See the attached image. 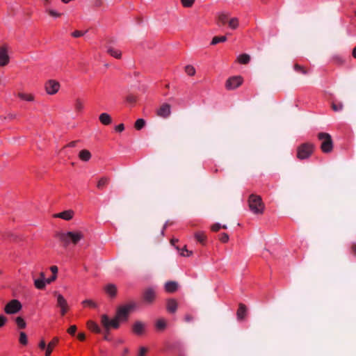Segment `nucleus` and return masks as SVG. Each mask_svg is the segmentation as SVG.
Here are the masks:
<instances>
[{
    "label": "nucleus",
    "mask_w": 356,
    "mask_h": 356,
    "mask_svg": "<svg viewBox=\"0 0 356 356\" xmlns=\"http://www.w3.org/2000/svg\"><path fill=\"white\" fill-rule=\"evenodd\" d=\"M55 236L63 243L64 247H67L70 243L75 245L83 238V233L79 231L57 232Z\"/></svg>",
    "instance_id": "f257e3e1"
},
{
    "label": "nucleus",
    "mask_w": 356,
    "mask_h": 356,
    "mask_svg": "<svg viewBox=\"0 0 356 356\" xmlns=\"http://www.w3.org/2000/svg\"><path fill=\"white\" fill-rule=\"evenodd\" d=\"M250 209L254 214H262L264 210V204L260 196L252 194L248 200Z\"/></svg>",
    "instance_id": "f03ea898"
},
{
    "label": "nucleus",
    "mask_w": 356,
    "mask_h": 356,
    "mask_svg": "<svg viewBox=\"0 0 356 356\" xmlns=\"http://www.w3.org/2000/svg\"><path fill=\"white\" fill-rule=\"evenodd\" d=\"M318 138L321 141V149L324 153H330L333 149V142L331 136L327 133L318 134Z\"/></svg>",
    "instance_id": "7ed1b4c3"
},
{
    "label": "nucleus",
    "mask_w": 356,
    "mask_h": 356,
    "mask_svg": "<svg viewBox=\"0 0 356 356\" xmlns=\"http://www.w3.org/2000/svg\"><path fill=\"white\" fill-rule=\"evenodd\" d=\"M314 145L310 143H305L297 148V158L300 160L308 159L313 153Z\"/></svg>",
    "instance_id": "20e7f679"
},
{
    "label": "nucleus",
    "mask_w": 356,
    "mask_h": 356,
    "mask_svg": "<svg viewBox=\"0 0 356 356\" xmlns=\"http://www.w3.org/2000/svg\"><path fill=\"white\" fill-rule=\"evenodd\" d=\"M135 307V303L120 306L117 310L115 316L120 321H126L128 319L131 310Z\"/></svg>",
    "instance_id": "39448f33"
},
{
    "label": "nucleus",
    "mask_w": 356,
    "mask_h": 356,
    "mask_svg": "<svg viewBox=\"0 0 356 356\" xmlns=\"http://www.w3.org/2000/svg\"><path fill=\"white\" fill-rule=\"evenodd\" d=\"M120 321L116 316L113 319H110L106 314H103L101 316V323L106 330H108L111 327L117 329L120 326Z\"/></svg>",
    "instance_id": "423d86ee"
},
{
    "label": "nucleus",
    "mask_w": 356,
    "mask_h": 356,
    "mask_svg": "<svg viewBox=\"0 0 356 356\" xmlns=\"http://www.w3.org/2000/svg\"><path fill=\"white\" fill-rule=\"evenodd\" d=\"M22 306L21 302L17 300H12L4 308V311L7 314H14L19 312Z\"/></svg>",
    "instance_id": "0eeeda50"
},
{
    "label": "nucleus",
    "mask_w": 356,
    "mask_h": 356,
    "mask_svg": "<svg viewBox=\"0 0 356 356\" xmlns=\"http://www.w3.org/2000/svg\"><path fill=\"white\" fill-rule=\"evenodd\" d=\"M156 298V289L153 287H149L144 290L143 293V300L145 303L151 305Z\"/></svg>",
    "instance_id": "6e6552de"
},
{
    "label": "nucleus",
    "mask_w": 356,
    "mask_h": 356,
    "mask_svg": "<svg viewBox=\"0 0 356 356\" xmlns=\"http://www.w3.org/2000/svg\"><path fill=\"white\" fill-rule=\"evenodd\" d=\"M243 83V79L240 76H233L227 79L225 87L227 90H234Z\"/></svg>",
    "instance_id": "1a4fd4ad"
},
{
    "label": "nucleus",
    "mask_w": 356,
    "mask_h": 356,
    "mask_svg": "<svg viewBox=\"0 0 356 356\" xmlns=\"http://www.w3.org/2000/svg\"><path fill=\"white\" fill-rule=\"evenodd\" d=\"M44 87L47 94L54 95L58 91L60 83L55 80L50 79L46 82Z\"/></svg>",
    "instance_id": "9d476101"
},
{
    "label": "nucleus",
    "mask_w": 356,
    "mask_h": 356,
    "mask_svg": "<svg viewBox=\"0 0 356 356\" xmlns=\"http://www.w3.org/2000/svg\"><path fill=\"white\" fill-rule=\"evenodd\" d=\"M55 294L57 298V307L60 309V314L64 316L69 309L67 302L61 294H57L56 292H55Z\"/></svg>",
    "instance_id": "9b49d317"
},
{
    "label": "nucleus",
    "mask_w": 356,
    "mask_h": 356,
    "mask_svg": "<svg viewBox=\"0 0 356 356\" xmlns=\"http://www.w3.org/2000/svg\"><path fill=\"white\" fill-rule=\"evenodd\" d=\"M10 61V57L8 54V47L6 45L0 47V66L6 65Z\"/></svg>",
    "instance_id": "f8f14e48"
},
{
    "label": "nucleus",
    "mask_w": 356,
    "mask_h": 356,
    "mask_svg": "<svg viewBox=\"0 0 356 356\" xmlns=\"http://www.w3.org/2000/svg\"><path fill=\"white\" fill-rule=\"evenodd\" d=\"M170 108L171 107L169 104H167V103L163 104L160 106V108L157 110L156 113L159 117L166 118L168 116H170V115L171 113Z\"/></svg>",
    "instance_id": "ddd939ff"
},
{
    "label": "nucleus",
    "mask_w": 356,
    "mask_h": 356,
    "mask_svg": "<svg viewBox=\"0 0 356 356\" xmlns=\"http://www.w3.org/2000/svg\"><path fill=\"white\" fill-rule=\"evenodd\" d=\"M230 17V14L226 12H221L218 14L216 24L218 26H222L227 24Z\"/></svg>",
    "instance_id": "4468645a"
},
{
    "label": "nucleus",
    "mask_w": 356,
    "mask_h": 356,
    "mask_svg": "<svg viewBox=\"0 0 356 356\" xmlns=\"http://www.w3.org/2000/svg\"><path fill=\"white\" fill-rule=\"evenodd\" d=\"M74 212L72 210H67L54 215V218H60L65 220H70L72 218Z\"/></svg>",
    "instance_id": "2eb2a0df"
},
{
    "label": "nucleus",
    "mask_w": 356,
    "mask_h": 356,
    "mask_svg": "<svg viewBox=\"0 0 356 356\" xmlns=\"http://www.w3.org/2000/svg\"><path fill=\"white\" fill-rule=\"evenodd\" d=\"M104 291L111 298H114L117 294V286L113 284H108L105 286Z\"/></svg>",
    "instance_id": "dca6fc26"
},
{
    "label": "nucleus",
    "mask_w": 356,
    "mask_h": 356,
    "mask_svg": "<svg viewBox=\"0 0 356 356\" xmlns=\"http://www.w3.org/2000/svg\"><path fill=\"white\" fill-rule=\"evenodd\" d=\"M178 307V303L176 300L171 298L167 301V310L170 313H175Z\"/></svg>",
    "instance_id": "f3484780"
},
{
    "label": "nucleus",
    "mask_w": 356,
    "mask_h": 356,
    "mask_svg": "<svg viewBox=\"0 0 356 356\" xmlns=\"http://www.w3.org/2000/svg\"><path fill=\"white\" fill-rule=\"evenodd\" d=\"M246 311H247L246 306L243 303H240L238 305V309L236 312V316H237L238 320L241 321L245 318V316L246 315Z\"/></svg>",
    "instance_id": "a211bd4d"
},
{
    "label": "nucleus",
    "mask_w": 356,
    "mask_h": 356,
    "mask_svg": "<svg viewBox=\"0 0 356 356\" xmlns=\"http://www.w3.org/2000/svg\"><path fill=\"white\" fill-rule=\"evenodd\" d=\"M145 325L141 321H136L132 327L133 332L136 334H142L144 331Z\"/></svg>",
    "instance_id": "6ab92c4d"
},
{
    "label": "nucleus",
    "mask_w": 356,
    "mask_h": 356,
    "mask_svg": "<svg viewBox=\"0 0 356 356\" xmlns=\"http://www.w3.org/2000/svg\"><path fill=\"white\" fill-rule=\"evenodd\" d=\"M58 343V338L54 337L47 345L46 351H45V356H50L51 353L53 350V348L57 345Z\"/></svg>",
    "instance_id": "aec40b11"
},
{
    "label": "nucleus",
    "mask_w": 356,
    "mask_h": 356,
    "mask_svg": "<svg viewBox=\"0 0 356 356\" xmlns=\"http://www.w3.org/2000/svg\"><path fill=\"white\" fill-rule=\"evenodd\" d=\"M178 284L176 282L169 281L165 284V289L168 293H173L177 291Z\"/></svg>",
    "instance_id": "412c9836"
},
{
    "label": "nucleus",
    "mask_w": 356,
    "mask_h": 356,
    "mask_svg": "<svg viewBox=\"0 0 356 356\" xmlns=\"http://www.w3.org/2000/svg\"><path fill=\"white\" fill-rule=\"evenodd\" d=\"M99 119L101 123L103 124L104 125H108L112 122L111 117L106 113H103L100 114Z\"/></svg>",
    "instance_id": "4be33fe9"
},
{
    "label": "nucleus",
    "mask_w": 356,
    "mask_h": 356,
    "mask_svg": "<svg viewBox=\"0 0 356 356\" xmlns=\"http://www.w3.org/2000/svg\"><path fill=\"white\" fill-rule=\"evenodd\" d=\"M228 26L232 30L236 29L239 26V19L237 17H229L228 22Z\"/></svg>",
    "instance_id": "5701e85b"
},
{
    "label": "nucleus",
    "mask_w": 356,
    "mask_h": 356,
    "mask_svg": "<svg viewBox=\"0 0 356 356\" xmlns=\"http://www.w3.org/2000/svg\"><path fill=\"white\" fill-rule=\"evenodd\" d=\"M50 270H51L52 274H51V277H50L49 278L46 280V282L47 284H50L52 282L56 280L58 269V267L56 266H52L50 267Z\"/></svg>",
    "instance_id": "b1692460"
},
{
    "label": "nucleus",
    "mask_w": 356,
    "mask_h": 356,
    "mask_svg": "<svg viewBox=\"0 0 356 356\" xmlns=\"http://www.w3.org/2000/svg\"><path fill=\"white\" fill-rule=\"evenodd\" d=\"M107 52L111 56H113L115 58L120 59L122 56V53L120 50L116 49L112 47H108L107 48Z\"/></svg>",
    "instance_id": "393cba45"
},
{
    "label": "nucleus",
    "mask_w": 356,
    "mask_h": 356,
    "mask_svg": "<svg viewBox=\"0 0 356 356\" xmlns=\"http://www.w3.org/2000/svg\"><path fill=\"white\" fill-rule=\"evenodd\" d=\"M79 157L83 161H88L91 158V154L88 150L83 149L79 152Z\"/></svg>",
    "instance_id": "a878e982"
},
{
    "label": "nucleus",
    "mask_w": 356,
    "mask_h": 356,
    "mask_svg": "<svg viewBox=\"0 0 356 356\" xmlns=\"http://www.w3.org/2000/svg\"><path fill=\"white\" fill-rule=\"evenodd\" d=\"M87 326L89 330L94 332L99 333L101 332V330L98 325L92 321H88L87 322Z\"/></svg>",
    "instance_id": "bb28decb"
},
{
    "label": "nucleus",
    "mask_w": 356,
    "mask_h": 356,
    "mask_svg": "<svg viewBox=\"0 0 356 356\" xmlns=\"http://www.w3.org/2000/svg\"><path fill=\"white\" fill-rule=\"evenodd\" d=\"M195 239L200 243L202 245L205 244V241L207 239V236L205 234L202 232H197L195 233Z\"/></svg>",
    "instance_id": "cd10ccee"
},
{
    "label": "nucleus",
    "mask_w": 356,
    "mask_h": 356,
    "mask_svg": "<svg viewBox=\"0 0 356 356\" xmlns=\"http://www.w3.org/2000/svg\"><path fill=\"white\" fill-rule=\"evenodd\" d=\"M238 63L241 64H248L250 60V56L247 54H241L237 58Z\"/></svg>",
    "instance_id": "c85d7f7f"
},
{
    "label": "nucleus",
    "mask_w": 356,
    "mask_h": 356,
    "mask_svg": "<svg viewBox=\"0 0 356 356\" xmlns=\"http://www.w3.org/2000/svg\"><path fill=\"white\" fill-rule=\"evenodd\" d=\"M109 182V179L108 177H102L97 182V187L99 190H102Z\"/></svg>",
    "instance_id": "c756f323"
},
{
    "label": "nucleus",
    "mask_w": 356,
    "mask_h": 356,
    "mask_svg": "<svg viewBox=\"0 0 356 356\" xmlns=\"http://www.w3.org/2000/svg\"><path fill=\"white\" fill-rule=\"evenodd\" d=\"M46 280H40V279H35L34 280V285L38 289H43L45 287Z\"/></svg>",
    "instance_id": "7c9ffc66"
},
{
    "label": "nucleus",
    "mask_w": 356,
    "mask_h": 356,
    "mask_svg": "<svg viewBox=\"0 0 356 356\" xmlns=\"http://www.w3.org/2000/svg\"><path fill=\"white\" fill-rule=\"evenodd\" d=\"M332 108L335 112L341 111L343 108V104L341 102H333L332 103Z\"/></svg>",
    "instance_id": "2f4dec72"
},
{
    "label": "nucleus",
    "mask_w": 356,
    "mask_h": 356,
    "mask_svg": "<svg viewBox=\"0 0 356 356\" xmlns=\"http://www.w3.org/2000/svg\"><path fill=\"white\" fill-rule=\"evenodd\" d=\"M227 40L226 36H215L213 38L211 44L216 45L219 42H224Z\"/></svg>",
    "instance_id": "473e14b6"
},
{
    "label": "nucleus",
    "mask_w": 356,
    "mask_h": 356,
    "mask_svg": "<svg viewBox=\"0 0 356 356\" xmlns=\"http://www.w3.org/2000/svg\"><path fill=\"white\" fill-rule=\"evenodd\" d=\"M18 97L20 99L25 100V101H28V102H32L34 99L33 96L31 94H25V93H22V92H19Z\"/></svg>",
    "instance_id": "72a5a7b5"
},
{
    "label": "nucleus",
    "mask_w": 356,
    "mask_h": 356,
    "mask_svg": "<svg viewBox=\"0 0 356 356\" xmlns=\"http://www.w3.org/2000/svg\"><path fill=\"white\" fill-rule=\"evenodd\" d=\"M82 305L84 307H89L91 308H96L97 307V305L96 302H95L93 300L87 299L82 302Z\"/></svg>",
    "instance_id": "f704fd0d"
},
{
    "label": "nucleus",
    "mask_w": 356,
    "mask_h": 356,
    "mask_svg": "<svg viewBox=\"0 0 356 356\" xmlns=\"http://www.w3.org/2000/svg\"><path fill=\"white\" fill-rule=\"evenodd\" d=\"M145 125V121L143 119H138L134 124V127L137 130H140L143 129Z\"/></svg>",
    "instance_id": "c9c22d12"
},
{
    "label": "nucleus",
    "mask_w": 356,
    "mask_h": 356,
    "mask_svg": "<svg viewBox=\"0 0 356 356\" xmlns=\"http://www.w3.org/2000/svg\"><path fill=\"white\" fill-rule=\"evenodd\" d=\"M185 72L189 76H194L195 74V69L193 66L188 65L185 67Z\"/></svg>",
    "instance_id": "e433bc0d"
},
{
    "label": "nucleus",
    "mask_w": 356,
    "mask_h": 356,
    "mask_svg": "<svg viewBox=\"0 0 356 356\" xmlns=\"http://www.w3.org/2000/svg\"><path fill=\"white\" fill-rule=\"evenodd\" d=\"M15 322L19 328L23 329L26 327V323L24 320L20 316L16 318Z\"/></svg>",
    "instance_id": "4c0bfd02"
},
{
    "label": "nucleus",
    "mask_w": 356,
    "mask_h": 356,
    "mask_svg": "<svg viewBox=\"0 0 356 356\" xmlns=\"http://www.w3.org/2000/svg\"><path fill=\"white\" fill-rule=\"evenodd\" d=\"M19 341L22 345H26L28 343L27 336L25 332H21L19 334Z\"/></svg>",
    "instance_id": "58836bf2"
},
{
    "label": "nucleus",
    "mask_w": 356,
    "mask_h": 356,
    "mask_svg": "<svg viewBox=\"0 0 356 356\" xmlns=\"http://www.w3.org/2000/svg\"><path fill=\"white\" fill-rule=\"evenodd\" d=\"M180 1L181 3V5L184 8H191L195 3V0H180Z\"/></svg>",
    "instance_id": "ea45409f"
},
{
    "label": "nucleus",
    "mask_w": 356,
    "mask_h": 356,
    "mask_svg": "<svg viewBox=\"0 0 356 356\" xmlns=\"http://www.w3.org/2000/svg\"><path fill=\"white\" fill-rule=\"evenodd\" d=\"M156 326L159 330H163L166 326V323L163 319H159L156 321Z\"/></svg>",
    "instance_id": "a19ab883"
},
{
    "label": "nucleus",
    "mask_w": 356,
    "mask_h": 356,
    "mask_svg": "<svg viewBox=\"0 0 356 356\" xmlns=\"http://www.w3.org/2000/svg\"><path fill=\"white\" fill-rule=\"evenodd\" d=\"M46 12L51 16L54 17H59L61 16V13H59L49 8H47L46 9Z\"/></svg>",
    "instance_id": "79ce46f5"
},
{
    "label": "nucleus",
    "mask_w": 356,
    "mask_h": 356,
    "mask_svg": "<svg viewBox=\"0 0 356 356\" xmlns=\"http://www.w3.org/2000/svg\"><path fill=\"white\" fill-rule=\"evenodd\" d=\"M74 106L76 111H81L83 108V104L79 99H77L75 102Z\"/></svg>",
    "instance_id": "37998d69"
},
{
    "label": "nucleus",
    "mask_w": 356,
    "mask_h": 356,
    "mask_svg": "<svg viewBox=\"0 0 356 356\" xmlns=\"http://www.w3.org/2000/svg\"><path fill=\"white\" fill-rule=\"evenodd\" d=\"M294 70L298 72H300L303 74H306L307 73V71L301 65H298V64H295L294 65Z\"/></svg>",
    "instance_id": "c03bdc74"
},
{
    "label": "nucleus",
    "mask_w": 356,
    "mask_h": 356,
    "mask_svg": "<svg viewBox=\"0 0 356 356\" xmlns=\"http://www.w3.org/2000/svg\"><path fill=\"white\" fill-rule=\"evenodd\" d=\"M219 240L222 243H227L229 241V236L226 233H222L220 234Z\"/></svg>",
    "instance_id": "a18cd8bd"
},
{
    "label": "nucleus",
    "mask_w": 356,
    "mask_h": 356,
    "mask_svg": "<svg viewBox=\"0 0 356 356\" xmlns=\"http://www.w3.org/2000/svg\"><path fill=\"white\" fill-rule=\"evenodd\" d=\"M126 100L127 102L133 104L136 103V97H135L133 95H129L127 97Z\"/></svg>",
    "instance_id": "49530a36"
},
{
    "label": "nucleus",
    "mask_w": 356,
    "mask_h": 356,
    "mask_svg": "<svg viewBox=\"0 0 356 356\" xmlns=\"http://www.w3.org/2000/svg\"><path fill=\"white\" fill-rule=\"evenodd\" d=\"M76 325H71L68 330H67V332L71 334V335H74L75 334V332L76 331Z\"/></svg>",
    "instance_id": "de8ad7c7"
},
{
    "label": "nucleus",
    "mask_w": 356,
    "mask_h": 356,
    "mask_svg": "<svg viewBox=\"0 0 356 356\" xmlns=\"http://www.w3.org/2000/svg\"><path fill=\"white\" fill-rule=\"evenodd\" d=\"M181 254L182 256H184V257H185V256L188 257V256H190V255H191V254H192V252H191V251H188V250L186 249V246H184V248L182 249V251H181Z\"/></svg>",
    "instance_id": "09e8293b"
},
{
    "label": "nucleus",
    "mask_w": 356,
    "mask_h": 356,
    "mask_svg": "<svg viewBox=\"0 0 356 356\" xmlns=\"http://www.w3.org/2000/svg\"><path fill=\"white\" fill-rule=\"evenodd\" d=\"M148 349L145 347H141L139 350V353L138 356H145V354L147 353Z\"/></svg>",
    "instance_id": "8fccbe9b"
},
{
    "label": "nucleus",
    "mask_w": 356,
    "mask_h": 356,
    "mask_svg": "<svg viewBox=\"0 0 356 356\" xmlns=\"http://www.w3.org/2000/svg\"><path fill=\"white\" fill-rule=\"evenodd\" d=\"M332 59L333 61L335 62L336 63L341 64L343 63V59L341 58V56L338 55L334 56Z\"/></svg>",
    "instance_id": "3c124183"
},
{
    "label": "nucleus",
    "mask_w": 356,
    "mask_h": 356,
    "mask_svg": "<svg viewBox=\"0 0 356 356\" xmlns=\"http://www.w3.org/2000/svg\"><path fill=\"white\" fill-rule=\"evenodd\" d=\"M17 118V115L15 113H10L3 119H8L10 120H15Z\"/></svg>",
    "instance_id": "603ef678"
},
{
    "label": "nucleus",
    "mask_w": 356,
    "mask_h": 356,
    "mask_svg": "<svg viewBox=\"0 0 356 356\" xmlns=\"http://www.w3.org/2000/svg\"><path fill=\"white\" fill-rule=\"evenodd\" d=\"M220 228L221 225L219 223H215L211 227L213 232H218Z\"/></svg>",
    "instance_id": "864d4df0"
},
{
    "label": "nucleus",
    "mask_w": 356,
    "mask_h": 356,
    "mask_svg": "<svg viewBox=\"0 0 356 356\" xmlns=\"http://www.w3.org/2000/svg\"><path fill=\"white\" fill-rule=\"evenodd\" d=\"M72 35L74 38H79V37L83 35V33L80 31H75L74 32L72 33Z\"/></svg>",
    "instance_id": "5fc2aeb1"
},
{
    "label": "nucleus",
    "mask_w": 356,
    "mask_h": 356,
    "mask_svg": "<svg viewBox=\"0 0 356 356\" xmlns=\"http://www.w3.org/2000/svg\"><path fill=\"white\" fill-rule=\"evenodd\" d=\"M124 129V126L123 124H120L119 125L115 127V131L118 132H122Z\"/></svg>",
    "instance_id": "6e6d98bb"
},
{
    "label": "nucleus",
    "mask_w": 356,
    "mask_h": 356,
    "mask_svg": "<svg viewBox=\"0 0 356 356\" xmlns=\"http://www.w3.org/2000/svg\"><path fill=\"white\" fill-rule=\"evenodd\" d=\"M39 348L42 350H44L47 348L45 341L42 339L39 343Z\"/></svg>",
    "instance_id": "4d7b16f0"
},
{
    "label": "nucleus",
    "mask_w": 356,
    "mask_h": 356,
    "mask_svg": "<svg viewBox=\"0 0 356 356\" xmlns=\"http://www.w3.org/2000/svg\"><path fill=\"white\" fill-rule=\"evenodd\" d=\"M7 318L3 316H0V327L4 325Z\"/></svg>",
    "instance_id": "13d9d810"
},
{
    "label": "nucleus",
    "mask_w": 356,
    "mask_h": 356,
    "mask_svg": "<svg viewBox=\"0 0 356 356\" xmlns=\"http://www.w3.org/2000/svg\"><path fill=\"white\" fill-rule=\"evenodd\" d=\"M193 316L190 314H186L185 316V321L186 322H191V321H193Z\"/></svg>",
    "instance_id": "bf43d9fd"
},
{
    "label": "nucleus",
    "mask_w": 356,
    "mask_h": 356,
    "mask_svg": "<svg viewBox=\"0 0 356 356\" xmlns=\"http://www.w3.org/2000/svg\"><path fill=\"white\" fill-rule=\"evenodd\" d=\"M77 337L80 341H83L86 339V335L84 333H79Z\"/></svg>",
    "instance_id": "052dcab7"
},
{
    "label": "nucleus",
    "mask_w": 356,
    "mask_h": 356,
    "mask_svg": "<svg viewBox=\"0 0 356 356\" xmlns=\"http://www.w3.org/2000/svg\"><path fill=\"white\" fill-rule=\"evenodd\" d=\"M77 143H78V140L72 141L67 146L70 147H74L76 146Z\"/></svg>",
    "instance_id": "680f3d73"
},
{
    "label": "nucleus",
    "mask_w": 356,
    "mask_h": 356,
    "mask_svg": "<svg viewBox=\"0 0 356 356\" xmlns=\"http://www.w3.org/2000/svg\"><path fill=\"white\" fill-rule=\"evenodd\" d=\"M352 252L356 255V243H353L351 246Z\"/></svg>",
    "instance_id": "e2e57ef3"
},
{
    "label": "nucleus",
    "mask_w": 356,
    "mask_h": 356,
    "mask_svg": "<svg viewBox=\"0 0 356 356\" xmlns=\"http://www.w3.org/2000/svg\"><path fill=\"white\" fill-rule=\"evenodd\" d=\"M102 5V1L101 0H96L95 2V6L96 7H99Z\"/></svg>",
    "instance_id": "0e129e2a"
},
{
    "label": "nucleus",
    "mask_w": 356,
    "mask_h": 356,
    "mask_svg": "<svg viewBox=\"0 0 356 356\" xmlns=\"http://www.w3.org/2000/svg\"><path fill=\"white\" fill-rule=\"evenodd\" d=\"M43 1H44V5L46 7V9L47 8H49V6L50 2H51L50 0H44Z\"/></svg>",
    "instance_id": "69168bd1"
},
{
    "label": "nucleus",
    "mask_w": 356,
    "mask_h": 356,
    "mask_svg": "<svg viewBox=\"0 0 356 356\" xmlns=\"http://www.w3.org/2000/svg\"><path fill=\"white\" fill-rule=\"evenodd\" d=\"M40 280H45V275H44V273L43 272H41L40 273Z\"/></svg>",
    "instance_id": "338daca9"
},
{
    "label": "nucleus",
    "mask_w": 356,
    "mask_h": 356,
    "mask_svg": "<svg viewBox=\"0 0 356 356\" xmlns=\"http://www.w3.org/2000/svg\"><path fill=\"white\" fill-rule=\"evenodd\" d=\"M353 56L356 58V47L353 50Z\"/></svg>",
    "instance_id": "774afa93"
}]
</instances>
